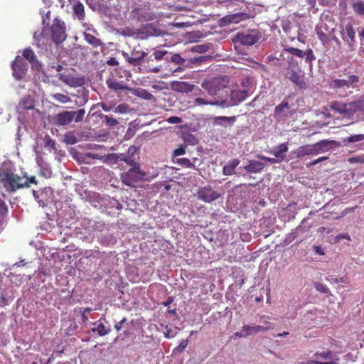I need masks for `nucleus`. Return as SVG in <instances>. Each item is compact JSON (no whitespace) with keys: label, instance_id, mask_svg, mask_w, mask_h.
<instances>
[{"label":"nucleus","instance_id":"21","mask_svg":"<svg viewBox=\"0 0 364 364\" xmlns=\"http://www.w3.org/2000/svg\"><path fill=\"white\" fill-rule=\"evenodd\" d=\"M136 151V148L134 146L129 147L127 151V156H124L120 158L121 161H124L127 164L132 166V167L137 166L136 159L134 156V154Z\"/></svg>","mask_w":364,"mask_h":364},{"label":"nucleus","instance_id":"18","mask_svg":"<svg viewBox=\"0 0 364 364\" xmlns=\"http://www.w3.org/2000/svg\"><path fill=\"white\" fill-rule=\"evenodd\" d=\"M264 323H265V324H267L266 326H259V325L253 326L245 325L242 327V331L246 332V336H249L252 334H256L259 332H266L268 330L272 328L271 323L269 322L265 321Z\"/></svg>","mask_w":364,"mask_h":364},{"label":"nucleus","instance_id":"1","mask_svg":"<svg viewBox=\"0 0 364 364\" xmlns=\"http://www.w3.org/2000/svg\"><path fill=\"white\" fill-rule=\"evenodd\" d=\"M334 144V141L321 140L315 144L301 146L295 151L296 156L301 158L305 156H316L328 151L331 149V145Z\"/></svg>","mask_w":364,"mask_h":364},{"label":"nucleus","instance_id":"61","mask_svg":"<svg viewBox=\"0 0 364 364\" xmlns=\"http://www.w3.org/2000/svg\"><path fill=\"white\" fill-rule=\"evenodd\" d=\"M242 332H243L242 331L240 333V332H236L235 333V335L236 337H238V338L247 337V336H246V332H245V333H242Z\"/></svg>","mask_w":364,"mask_h":364},{"label":"nucleus","instance_id":"59","mask_svg":"<svg viewBox=\"0 0 364 364\" xmlns=\"http://www.w3.org/2000/svg\"><path fill=\"white\" fill-rule=\"evenodd\" d=\"M195 50L199 52V53H203L206 51V48L205 46H196V48Z\"/></svg>","mask_w":364,"mask_h":364},{"label":"nucleus","instance_id":"27","mask_svg":"<svg viewBox=\"0 0 364 364\" xmlns=\"http://www.w3.org/2000/svg\"><path fill=\"white\" fill-rule=\"evenodd\" d=\"M106 83L107 87L110 90L114 91L129 90V87L127 85H125L123 82H118L114 79H107Z\"/></svg>","mask_w":364,"mask_h":364},{"label":"nucleus","instance_id":"42","mask_svg":"<svg viewBox=\"0 0 364 364\" xmlns=\"http://www.w3.org/2000/svg\"><path fill=\"white\" fill-rule=\"evenodd\" d=\"M212 103L213 100H208L202 97H196L194 100V104L196 106L212 105Z\"/></svg>","mask_w":364,"mask_h":364},{"label":"nucleus","instance_id":"25","mask_svg":"<svg viewBox=\"0 0 364 364\" xmlns=\"http://www.w3.org/2000/svg\"><path fill=\"white\" fill-rule=\"evenodd\" d=\"M264 167V164L259 161L250 160L249 164L244 167L248 173H259L263 170Z\"/></svg>","mask_w":364,"mask_h":364},{"label":"nucleus","instance_id":"54","mask_svg":"<svg viewBox=\"0 0 364 364\" xmlns=\"http://www.w3.org/2000/svg\"><path fill=\"white\" fill-rule=\"evenodd\" d=\"M127 321V318H123L119 322L114 324V328L117 331H119L122 328V326Z\"/></svg>","mask_w":364,"mask_h":364},{"label":"nucleus","instance_id":"41","mask_svg":"<svg viewBox=\"0 0 364 364\" xmlns=\"http://www.w3.org/2000/svg\"><path fill=\"white\" fill-rule=\"evenodd\" d=\"M21 106L23 109H31L33 108L34 105L33 100L31 98L28 97L22 100L21 102Z\"/></svg>","mask_w":364,"mask_h":364},{"label":"nucleus","instance_id":"36","mask_svg":"<svg viewBox=\"0 0 364 364\" xmlns=\"http://www.w3.org/2000/svg\"><path fill=\"white\" fill-rule=\"evenodd\" d=\"M364 140V134H355L343 139L345 143H355Z\"/></svg>","mask_w":364,"mask_h":364},{"label":"nucleus","instance_id":"8","mask_svg":"<svg viewBox=\"0 0 364 364\" xmlns=\"http://www.w3.org/2000/svg\"><path fill=\"white\" fill-rule=\"evenodd\" d=\"M28 64L21 56H16L11 63L13 76L16 80L23 79L28 70Z\"/></svg>","mask_w":364,"mask_h":364},{"label":"nucleus","instance_id":"20","mask_svg":"<svg viewBox=\"0 0 364 364\" xmlns=\"http://www.w3.org/2000/svg\"><path fill=\"white\" fill-rule=\"evenodd\" d=\"M247 90H233L230 94V102L232 106H236L243 102L247 97Z\"/></svg>","mask_w":364,"mask_h":364},{"label":"nucleus","instance_id":"2","mask_svg":"<svg viewBox=\"0 0 364 364\" xmlns=\"http://www.w3.org/2000/svg\"><path fill=\"white\" fill-rule=\"evenodd\" d=\"M23 177L14 173L9 170L0 171V181L9 192H15L23 188Z\"/></svg>","mask_w":364,"mask_h":364},{"label":"nucleus","instance_id":"3","mask_svg":"<svg viewBox=\"0 0 364 364\" xmlns=\"http://www.w3.org/2000/svg\"><path fill=\"white\" fill-rule=\"evenodd\" d=\"M85 114L84 109H79L77 111H63L55 116V123L58 125L65 126L68 125L73 120L75 122H80L83 120Z\"/></svg>","mask_w":364,"mask_h":364},{"label":"nucleus","instance_id":"28","mask_svg":"<svg viewBox=\"0 0 364 364\" xmlns=\"http://www.w3.org/2000/svg\"><path fill=\"white\" fill-rule=\"evenodd\" d=\"M331 108L344 117H348V103H342L340 102L334 101L331 103Z\"/></svg>","mask_w":364,"mask_h":364},{"label":"nucleus","instance_id":"47","mask_svg":"<svg viewBox=\"0 0 364 364\" xmlns=\"http://www.w3.org/2000/svg\"><path fill=\"white\" fill-rule=\"evenodd\" d=\"M185 153H186V146L181 145L178 148H177L176 149H175L173 151V157L178 156L184 154Z\"/></svg>","mask_w":364,"mask_h":364},{"label":"nucleus","instance_id":"34","mask_svg":"<svg viewBox=\"0 0 364 364\" xmlns=\"http://www.w3.org/2000/svg\"><path fill=\"white\" fill-rule=\"evenodd\" d=\"M74 12L77 16L78 18L80 20L84 19L85 18V11H84V6L82 3L78 2L77 4H75L73 6Z\"/></svg>","mask_w":364,"mask_h":364},{"label":"nucleus","instance_id":"9","mask_svg":"<svg viewBox=\"0 0 364 364\" xmlns=\"http://www.w3.org/2000/svg\"><path fill=\"white\" fill-rule=\"evenodd\" d=\"M196 196L199 200L210 203L218 199L221 196V194L213 190L210 186H206L199 188Z\"/></svg>","mask_w":364,"mask_h":364},{"label":"nucleus","instance_id":"23","mask_svg":"<svg viewBox=\"0 0 364 364\" xmlns=\"http://www.w3.org/2000/svg\"><path fill=\"white\" fill-rule=\"evenodd\" d=\"M92 325L94 327L92 328V331L94 333H97L99 336H105L111 332V329L107 328L102 322V318L97 322H94Z\"/></svg>","mask_w":364,"mask_h":364},{"label":"nucleus","instance_id":"35","mask_svg":"<svg viewBox=\"0 0 364 364\" xmlns=\"http://www.w3.org/2000/svg\"><path fill=\"white\" fill-rule=\"evenodd\" d=\"M52 98L60 103L65 104L70 102L71 99L69 96L62 93H56L52 95Z\"/></svg>","mask_w":364,"mask_h":364},{"label":"nucleus","instance_id":"51","mask_svg":"<svg viewBox=\"0 0 364 364\" xmlns=\"http://www.w3.org/2000/svg\"><path fill=\"white\" fill-rule=\"evenodd\" d=\"M166 121L170 124H178L182 122V119L176 116H171Z\"/></svg>","mask_w":364,"mask_h":364},{"label":"nucleus","instance_id":"17","mask_svg":"<svg viewBox=\"0 0 364 364\" xmlns=\"http://www.w3.org/2000/svg\"><path fill=\"white\" fill-rule=\"evenodd\" d=\"M23 59L27 60L29 63L31 65V67L33 69H37L38 70L41 67V64L39 63L38 60H37L36 55L33 51V50L28 47L25 48L22 51V56Z\"/></svg>","mask_w":364,"mask_h":364},{"label":"nucleus","instance_id":"48","mask_svg":"<svg viewBox=\"0 0 364 364\" xmlns=\"http://www.w3.org/2000/svg\"><path fill=\"white\" fill-rule=\"evenodd\" d=\"M171 62L176 63L177 64H182L185 61V60L179 54H173L171 56Z\"/></svg>","mask_w":364,"mask_h":364},{"label":"nucleus","instance_id":"55","mask_svg":"<svg viewBox=\"0 0 364 364\" xmlns=\"http://www.w3.org/2000/svg\"><path fill=\"white\" fill-rule=\"evenodd\" d=\"M6 294L4 292V291H3L1 293V301H0V305L1 306H5L6 305L8 304V301H7V299H6Z\"/></svg>","mask_w":364,"mask_h":364},{"label":"nucleus","instance_id":"60","mask_svg":"<svg viewBox=\"0 0 364 364\" xmlns=\"http://www.w3.org/2000/svg\"><path fill=\"white\" fill-rule=\"evenodd\" d=\"M334 282L336 283H339V282L344 283V282H346V277H341L339 279L336 278Z\"/></svg>","mask_w":364,"mask_h":364},{"label":"nucleus","instance_id":"63","mask_svg":"<svg viewBox=\"0 0 364 364\" xmlns=\"http://www.w3.org/2000/svg\"><path fill=\"white\" fill-rule=\"evenodd\" d=\"M319 363H320V361L315 359L314 360H308L307 362L304 363L303 364H319Z\"/></svg>","mask_w":364,"mask_h":364},{"label":"nucleus","instance_id":"56","mask_svg":"<svg viewBox=\"0 0 364 364\" xmlns=\"http://www.w3.org/2000/svg\"><path fill=\"white\" fill-rule=\"evenodd\" d=\"M314 250L316 254L319 255H325L324 250L319 245L314 246Z\"/></svg>","mask_w":364,"mask_h":364},{"label":"nucleus","instance_id":"44","mask_svg":"<svg viewBox=\"0 0 364 364\" xmlns=\"http://www.w3.org/2000/svg\"><path fill=\"white\" fill-rule=\"evenodd\" d=\"M22 182L23 188L29 187L31 183L37 184V181L36 180L35 176H31L30 178H23Z\"/></svg>","mask_w":364,"mask_h":364},{"label":"nucleus","instance_id":"15","mask_svg":"<svg viewBox=\"0 0 364 364\" xmlns=\"http://www.w3.org/2000/svg\"><path fill=\"white\" fill-rule=\"evenodd\" d=\"M122 55L126 58L127 61L129 64L136 66L141 65V60L147 55V53L134 48L131 53V56H129V55L125 52H123Z\"/></svg>","mask_w":364,"mask_h":364},{"label":"nucleus","instance_id":"53","mask_svg":"<svg viewBox=\"0 0 364 364\" xmlns=\"http://www.w3.org/2000/svg\"><path fill=\"white\" fill-rule=\"evenodd\" d=\"M258 158L264 160L266 161L269 162L270 164H277L279 163V161L276 158H269L262 155H258Z\"/></svg>","mask_w":364,"mask_h":364},{"label":"nucleus","instance_id":"30","mask_svg":"<svg viewBox=\"0 0 364 364\" xmlns=\"http://www.w3.org/2000/svg\"><path fill=\"white\" fill-rule=\"evenodd\" d=\"M352 9L354 13L364 19V1L358 0L352 3Z\"/></svg>","mask_w":364,"mask_h":364},{"label":"nucleus","instance_id":"33","mask_svg":"<svg viewBox=\"0 0 364 364\" xmlns=\"http://www.w3.org/2000/svg\"><path fill=\"white\" fill-rule=\"evenodd\" d=\"M135 95L146 100H152L155 98L151 93L144 89L136 90Z\"/></svg>","mask_w":364,"mask_h":364},{"label":"nucleus","instance_id":"6","mask_svg":"<svg viewBox=\"0 0 364 364\" xmlns=\"http://www.w3.org/2000/svg\"><path fill=\"white\" fill-rule=\"evenodd\" d=\"M294 114H295V111L290 109L289 102L284 99L280 104L275 107L274 118L278 122H285Z\"/></svg>","mask_w":364,"mask_h":364},{"label":"nucleus","instance_id":"40","mask_svg":"<svg viewBox=\"0 0 364 364\" xmlns=\"http://www.w3.org/2000/svg\"><path fill=\"white\" fill-rule=\"evenodd\" d=\"M293 69L298 70L299 69H301V68L299 67L298 62L293 57H291L288 59V67L287 68V71Z\"/></svg>","mask_w":364,"mask_h":364},{"label":"nucleus","instance_id":"46","mask_svg":"<svg viewBox=\"0 0 364 364\" xmlns=\"http://www.w3.org/2000/svg\"><path fill=\"white\" fill-rule=\"evenodd\" d=\"M314 287L319 292L328 293L329 291L328 288L326 285H324V284H323L321 283H318V282L315 283L314 284Z\"/></svg>","mask_w":364,"mask_h":364},{"label":"nucleus","instance_id":"64","mask_svg":"<svg viewBox=\"0 0 364 364\" xmlns=\"http://www.w3.org/2000/svg\"><path fill=\"white\" fill-rule=\"evenodd\" d=\"M319 364H338L337 361L331 360V361H320Z\"/></svg>","mask_w":364,"mask_h":364},{"label":"nucleus","instance_id":"22","mask_svg":"<svg viewBox=\"0 0 364 364\" xmlns=\"http://www.w3.org/2000/svg\"><path fill=\"white\" fill-rule=\"evenodd\" d=\"M213 124L214 125H220L223 127H227L228 124L233 125L234 123L237 120L236 116L232 117H225V116H218L215 117L213 118Z\"/></svg>","mask_w":364,"mask_h":364},{"label":"nucleus","instance_id":"32","mask_svg":"<svg viewBox=\"0 0 364 364\" xmlns=\"http://www.w3.org/2000/svg\"><path fill=\"white\" fill-rule=\"evenodd\" d=\"M333 353L330 350H327L326 351L323 352H316L313 355V358H314L316 360H318V359L321 358L323 360H328L332 358Z\"/></svg>","mask_w":364,"mask_h":364},{"label":"nucleus","instance_id":"5","mask_svg":"<svg viewBox=\"0 0 364 364\" xmlns=\"http://www.w3.org/2000/svg\"><path fill=\"white\" fill-rule=\"evenodd\" d=\"M341 36L345 44L348 46L350 51L355 50V31L352 23H348L341 31Z\"/></svg>","mask_w":364,"mask_h":364},{"label":"nucleus","instance_id":"24","mask_svg":"<svg viewBox=\"0 0 364 364\" xmlns=\"http://www.w3.org/2000/svg\"><path fill=\"white\" fill-rule=\"evenodd\" d=\"M174 90L180 92H190L194 89V85L188 82H176L173 84Z\"/></svg>","mask_w":364,"mask_h":364},{"label":"nucleus","instance_id":"38","mask_svg":"<svg viewBox=\"0 0 364 364\" xmlns=\"http://www.w3.org/2000/svg\"><path fill=\"white\" fill-rule=\"evenodd\" d=\"M212 106H218L222 108L232 107L231 102L227 100H213Z\"/></svg>","mask_w":364,"mask_h":364},{"label":"nucleus","instance_id":"26","mask_svg":"<svg viewBox=\"0 0 364 364\" xmlns=\"http://www.w3.org/2000/svg\"><path fill=\"white\" fill-rule=\"evenodd\" d=\"M288 151L287 143L280 144L276 150L271 151V153L275 156L279 162L284 160L286 157V153Z\"/></svg>","mask_w":364,"mask_h":364},{"label":"nucleus","instance_id":"45","mask_svg":"<svg viewBox=\"0 0 364 364\" xmlns=\"http://www.w3.org/2000/svg\"><path fill=\"white\" fill-rule=\"evenodd\" d=\"M104 119L106 124L109 127H114L118 124V121L111 116L105 115Z\"/></svg>","mask_w":364,"mask_h":364},{"label":"nucleus","instance_id":"4","mask_svg":"<svg viewBox=\"0 0 364 364\" xmlns=\"http://www.w3.org/2000/svg\"><path fill=\"white\" fill-rule=\"evenodd\" d=\"M145 176V173L139 168V164L137 166L131 168L128 171L121 174L122 182L128 186H134Z\"/></svg>","mask_w":364,"mask_h":364},{"label":"nucleus","instance_id":"50","mask_svg":"<svg viewBox=\"0 0 364 364\" xmlns=\"http://www.w3.org/2000/svg\"><path fill=\"white\" fill-rule=\"evenodd\" d=\"M328 159V157H327V156L319 157L317 159H315V160L309 162V164H307L306 166L307 167H311V166H314V165H316V164H318V163H320V162H321L323 161H325V160H326Z\"/></svg>","mask_w":364,"mask_h":364},{"label":"nucleus","instance_id":"12","mask_svg":"<svg viewBox=\"0 0 364 364\" xmlns=\"http://www.w3.org/2000/svg\"><path fill=\"white\" fill-rule=\"evenodd\" d=\"M259 39L258 34L255 32L237 33L235 36L234 41L240 43L243 46H251L255 44Z\"/></svg>","mask_w":364,"mask_h":364},{"label":"nucleus","instance_id":"14","mask_svg":"<svg viewBox=\"0 0 364 364\" xmlns=\"http://www.w3.org/2000/svg\"><path fill=\"white\" fill-rule=\"evenodd\" d=\"M285 51L301 58H304L305 62L308 64H311L312 61L315 59L314 52L311 48L307 49L306 51H303L296 48L289 47L285 48Z\"/></svg>","mask_w":364,"mask_h":364},{"label":"nucleus","instance_id":"62","mask_svg":"<svg viewBox=\"0 0 364 364\" xmlns=\"http://www.w3.org/2000/svg\"><path fill=\"white\" fill-rule=\"evenodd\" d=\"M76 139L75 136H72L70 139H68L67 140V142L69 144H74L76 143Z\"/></svg>","mask_w":364,"mask_h":364},{"label":"nucleus","instance_id":"11","mask_svg":"<svg viewBox=\"0 0 364 364\" xmlns=\"http://www.w3.org/2000/svg\"><path fill=\"white\" fill-rule=\"evenodd\" d=\"M223 77H216L210 80H205L201 83V87L205 90L210 96L216 95L218 91L223 87L221 85Z\"/></svg>","mask_w":364,"mask_h":364},{"label":"nucleus","instance_id":"58","mask_svg":"<svg viewBox=\"0 0 364 364\" xmlns=\"http://www.w3.org/2000/svg\"><path fill=\"white\" fill-rule=\"evenodd\" d=\"M59 80H60L66 84H69L68 77L64 74H60Z\"/></svg>","mask_w":364,"mask_h":364},{"label":"nucleus","instance_id":"49","mask_svg":"<svg viewBox=\"0 0 364 364\" xmlns=\"http://www.w3.org/2000/svg\"><path fill=\"white\" fill-rule=\"evenodd\" d=\"M99 106L102 107V109L105 112H109L113 109L114 105L111 103L101 102L99 104Z\"/></svg>","mask_w":364,"mask_h":364},{"label":"nucleus","instance_id":"31","mask_svg":"<svg viewBox=\"0 0 364 364\" xmlns=\"http://www.w3.org/2000/svg\"><path fill=\"white\" fill-rule=\"evenodd\" d=\"M85 40L90 45H92L94 47H98L102 45V41L100 39L96 38L95 36L90 34V33H85Z\"/></svg>","mask_w":364,"mask_h":364},{"label":"nucleus","instance_id":"37","mask_svg":"<svg viewBox=\"0 0 364 364\" xmlns=\"http://www.w3.org/2000/svg\"><path fill=\"white\" fill-rule=\"evenodd\" d=\"M176 164L186 168H193L195 165L188 158L177 159Z\"/></svg>","mask_w":364,"mask_h":364},{"label":"nucleus","instance_id":"19","mask_svg":"<svg viewBox=\"0 0 364 364\" xmlns=\"http://www.w3.org/2000/svg\"><path fill=\"white\" fill-rule=\"evenodd\" d=\"M357 112H364V99L348 103V117H350Z\"/></svg>","mask_w":364,"mask_h":364},{"label":"nucleus","instance_id":"57","mask_svg":"<svg viewBox=\"0 0 364 364\" xmlns=\"http://www.w3.org/2000/svg\"><path fill=\"white\" fill-rule=\"evenodd\" d=\"M107 65H112V66H114V65H119V63H118L117 60L115 58H114V57L110 58L107 61Z\"/></svg>","mask_w":364,"mask_h":364},{"label":"nucleus","instance_id":"10","mask_svg":"<svg viewBox=\"0 0 364 364\" xmlns=\"http://www.w3.org/2000/svg\"><path fill=\"white\" fill-rule=\"evenodd\" d=\"M52 39L54 43L59 44L66 38L65 23L55 18L51 26Z\"/></svg>","mask_w":364,"mask_h":364},{"label":"nucleus","instance_id":"16","mask_svg":"<svg viewBox=\"0 0 364 364\" xmlns=\"http://www.w3.org/2000/svg\"><path fill=\"white\" fill-rule=\"evenodd\" d=\"M250 14L247 12H237L232 14L226 15L222 20L225 23H238L242 21L250 18Z\"/></svg>","mask_w":364,"mask_h":364},{"label":"nucleus","instance_id":"43","mask_svg":"<svg viewBox=\"0 0 364 364\" xmlns=\"http://www.w3.org/2000/svg\"><path fill=\"white\" fill-rule=\"evenodd\" d=\"M188 339L182 340L180 342L179 345L174 348L173 352L174 353H182L185 350V348L188 346Z\"/></svg>","mask_w":364,"mask_h":364},{"label":"nucleus","instance_id":"39","mask_svg":"<svg viewBox=\"0 0 364 364\" xmlns=\"http://www.w3.org/2000/svg\"><path fill=\"white\" fill-rule=\"evenodd\" d=\"M114 112L119 113V114H127L130 111V109L128 106V105L125 103L119 104L118 106H117L114 108Z\"/></svg>","mask_w":364,"mask_h":364},{"label":"nucleus","instance_id":"29","mask_svg":"<svg viewBox=\"0 0 364 364\" xmlns=\"http://www.w3.org/2000/svg\"><path fill=\"white\" fill-rule=\"evenodd\" d=\"M240 160L239 159H233L232 161H229L226 165H225L223 168V173L225 176H231L235 173V168L239 165Z\"/></svg>","mask_w":364,"mask_h":364},{"label":"nucleus","instance_id":"52","mask_svg":"<svg viewBox=\"0 0 364 364\" xmlns=\"http://www.w3.org/2000/svg\"><path fill=\"white\" fill-rule=\"evenodd\" d=\"M166 53V50H156L154 53V58L157 60H161Z\"/></svg>","mask_w":364,"mask_h":364},{"label":"nucleus","instance_id":"13","mask_svg":"<svg viewBox=\"0 0 364 364\" xmlns=\"http://www.w3.org/2000/svg\"><path fill=\"white\" fill-rule=\"evenodd\" d=\"M286 77L299 89L306 88L307 83L305 80L304 73L301 69H299L298 70L293 69L287 71Z\"/></svg>","mask_w":364,"mask_h":364},{"label":"nucleus","instance_id":"7","mask_svg":"<svg viewBox=\"0 0 364 364\" xmlns=\"http://www.w3.org/2000/svg\"><path fill=\"white\" fill-rule=\"evenodd\" d=\"M358 75H349L347 79H335L330 83V87L333 90H340L342 88H354L355 85L359 82Z\"/></svg>","mask_w":364,"mask_h":364}]
</instances>
